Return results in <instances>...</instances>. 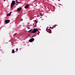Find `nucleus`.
Listing matches in <instances>:
<instances>
[{
	"mask_svg": "<svg viewBox=\"0 0 75 75\" xmlns=\"http://www.w3.org/2000/svg\"><path fill=\"white\" fill-rule=\"evenodd\" d=\"M31 31H32V30H29V32H31Z\"/></svg>",
	"mask_w": 75,
	"mask_h": 75,
	"instance_id": "4468645a",
	"label": "nucleus"
},
{
	"mask_svg": "<svg viewBox=\"0 0 75 75\" xmlns=\"http://www.w3.org/2000/svg\"><path fill=\"white\" fill-rule=\"evenodd\" d=\"M18 3H21V2H18Z\"/></svg>",
	"mask_w": 75,
	"mask_h": 75,
	"instance_id": "f3484780",
	"label": "nucleus"
},
{
	"mask_svg": "<svg viewBox=\"0 0 75 75\" xmlns=\"http://www.w3.org/2000/svg\"><path fill=\"white\" fill-rule=\"evenodd\" d=\"M22 9V8H19L18 9L17 11H21V10Z\"/></svg>",
	"mask_w": 75,
	"mask_h": 75,
	"instance_id": "0eeeda50",
	"label": "nucleus"
},
{
	"mask_svg": "<svg viewBox=\"0 0 75 75\" xmlns=\"http://www.w3.org/2000/svg\"><path fill=\"white\" fill-rule=\"evenodd\" d=\"M11 12L9 13V14H8L7 15V16H10L11 15V13L12 12Z\"/></svg>",
	"mask_w": 75,
	"mask_h": 75,
	"instance_id": "6e6552de",
	"label": "nucleus"
},
{
	"mask_svg": "<svg viewBox=\"0 0 75 75\" xmlns=\"http://www.w3.org/2000/svg\"><path fill=\"white\" fill-rule=\"evenodd\" d=\"M34 36H32V38H33V37H34Z\"/></svg>",
	"mask_w": 75,
	"mask_h": 75,
	"instance_id": "dca6fc26",
	"label": "nucleus"
},
{
	"mask_svg": "<svg viewBox=\"0 0 75 75\" xmlns=\"http://www.w3.org/2000/svg\"><path fill=\"white\" fill-rule=\"evenodd\" d=\"M4 1H6V0H4Z\"/></svg>",
	"mask_w": 75,
	"mask_h": 75,
	"instance_id": "412c9836",
	"label": "nucleus"
},
{
	"mask_svg": "<svg viewBox=\"0 0 75 75\" xmlns=\"http://www.w3.org/2000/svg\"><path fill=\"white\" fill-rule=\"evenodd\" d=\"M38 4H39V3H38Z\"/></svg>",
	"mask_w": 75,
	"mask_h": 75,
	"instance_id": "b1692460",
	"label": "nucleus"
},
{
	"mask_svg": "<svg viewBox=\"0 0 75 75\" xmlns=\"http://www.w3.org/2000/svg\"><path fill=\"white\" fill-rule=\"evenodd\" d=\"M34 41V38H32L29 40V42H33Z\"/></svg>",
	"mask_w": 75,
	"mask_h": 75,
	"instance_id": "20e7f679",
	"label": "nucleus"
},
{
	"mask_svg": "<svg viewBox=\"0 0 75 75\" xmlns=\"http://www.w3.org/2000/svg\"><path fill=\"white\" fill-rule=\"evenodd\" d=\"M39 14H40V15H41V16H42V14H41V13H39Z\"/></svg>",
	"mask_w": 75,
	"mask_h": 75,
	"instance_id": "f8f14e48",
	"label": "nucleus"
},
{
	"mask_svg": "<svg viewBox=\"0 0 75 75\" xmlns=\"http://www.w3.org/2000/svg\"><path fill=\"white\" fill-rule=\"evenodd\" d=\"M27 28H28V29H30V27H29V26H27Z\"/></svg>",
	"mask_w": 75,
	"mask_h": 75,
	"instance_id": "9d476101",
	"label": "nucleus"
},
{
	"mask_svg": "<svg viewBox=\"0 0 75 75\" xmlns=\"http://www.w3.org/2000/svg\"><path fill=\"white\" fill-rule=\"evenodd\" d=\"M16 3H18V2L17 1V0H16Z\"/></svg>",
	"mask_w": 75,
	"mask_h": 75,
	"instance_id": "ddd939ff",
	"label": "nucleus"
},
{
	"mask_svg": "<svg viewBox=\"0 0 75 75\" xmlns=\"http://www.w3.org/2000/svg\"><path fill=\"white\" fill-rule=\"evenodd\" d=\"M38 31V29L37 28L36 29H34L32 31V33H35L36 32H37Z\"/></svg>",
	"mask_w": 75,
	"mask_h": 75,
	"instance_id": "f03ea898",
	"label": "nucleus"
},
{
	"mask_svg": "<svg viewBox=\"0 0 75 75\" xmlns=\"http://www.w3.org/2000/svg\"><path fill=\"white\" fill-rule=\"evenodd\" d=\"M17 5H18V4H17Z\"/></svg>",
	"mask_w": 75,
	"mask_h": 75,
	"instance_id": "4be33fe9",
	"label": "nucleus"
},
{
	"mask_svg": "<svg viewBox=\"0 0 75 75\" xmlns=\"http://www.w3.org/2000/svg\"><path fill=\"white\" fill-rule=\"evenodd\" d=\"M23 19H22L21 20V21H23Z\"/></svg>",
	"mask_w": 75,
	"mask_h": 75,
	"instance_id": "aec40b11",
	"label": "nucleus"
},
{
	"mask_svg": "<svg viewBox=\"0 0 75 75\" xmlns=\"http://www.w3.org/2000/svg\"><path fill=\"white\" fill-rule=\"evenodd\" d=\"M30 34L28 35V36H30Z\"/></svg>",
	"mask_w": 75,
	"mask_h": 75,
	"instance_id": "a211bd4d",
	"label": "nucleus"
},
{
	"mask_svg": "<svg viewBox=\"0 0 75 75\" xmlns=\"http://www.w3.org/2000/svg\"><path fill=\"white\" fill-rule=\"evenodd\" d=\"M15 4H16V3H15V1H12V3H11V8H12L14 5H15Z\"/></svg>",
	"mask_w": 75,
	"mask_h": 75,
	"instance_id": "f257e3e1",
	"label": "nucleus"
},
{
	"mask_svg": "<svg viewBox=\"0 0 75 75\" xmlns=\"http://www.w3.org/2000/svg\"><path fill=\"white\" fill-rule=\"evenodd\" d=\"M35 23H37V20H35Z\"/></svg>",
	"mask_w": 75,
	"mask_h": 75,
	"instance_id": "9b49d317",
	"label": "nucleus"
},
{
	"mask_svg": "<svg viewBox=\"0 0 75 75\" xmlns=\"http://www.w3.org/2000/svg\"><path fill=\"white\" fill-rule=\"evenodd\" d=\"M16 51H18V49H16Z\"/></svg>",
	"mask_w": 75,
	"mask_h": 75,
	"instance_id": "2eb2a0df",
	"label": "nucleus"
},
{
	"mask_svg": "<svg viewBox=\"0 0 75 75\" xmlns=\"http://www.w3.org/2000/svg\"><path fill=\"white\" fill-rule=\"evenodd\" d=\"M12 53H14L15 52V51H14V50H13L12 51Z\"/></svg>",
	"mask_w": 75,
	"mask_h": 75,
	"instance_id": "1a4fd4ad",
	"label": "nucleus"
},
{
	"mask_svg": "<svg viewBox=\"0 0 75 75\" xmlns=\"http://www.w3.org/2000/svg\"><path fill=\"white\" fill-rule=\"evenodd\" d=\"M46 30H47V33H50L51 34L52 33L51 32V30H50V29H47Z\"/></svg>",
	"mask_w": 75,
	"mask_h": 75,
	"instance_id": "7ed1b4c3",
	"label": "nucleus"
},
{
	"mask_svg": "<svg viewBox=\"0 0 75 75\" xmlns=\"http://www.w3.org/2000/svg\"><path fill=\"white\" fill-rule=\"evenodd\" d=\"M29 6V5L28 4L26 5L25 6V8H28Z\"/></svg>",
	"mask_w": 75,
	"mask_h": 75,
	"instance_id": "423d86ee",
	"label": "nucleus"
},
{
	"mask_svg": "<svg viewBox=\"0 0 75 75\" xmlns=\"http://www.w3.org/2000/svg\"><path fill=\"white\" fill-rule=\"evenodd\" d=\"M38 33H40V32L38 31Z\"/></svg>",
	"mask_w": 75,
	"mask_h": 75,
	"instance_id": "6ab92c4d",
	"label": "nucleus"
},
{
	"mask_svg": "<svg viewBox=\"0 0 75 75\" xmlns=\"http://www.w3.org/2000/svg\"><path fill=\"white\" fill-rule=\"evenodd\" d=\"M58 1H59V0H58Z\"/></svg>",
	"mask_w": 75,
	"mask_h": 75,
	"instance_id": "5701e85b",
	"label": "nucleus"
},
{
	"mask_svg": "<svg viewBox=\"0 0 75 75\" xmlns=\"http://www.w3.org/2000/svg\"><path fill=\"white\" fill-rule=\"evenodd\" d=\"M10 21V20H7L5 21V23H9Z\"/></svg>",
	"mask_w": 75,
	"mask_h": 75,
	"instance_id": "39448f33",
	"label": "nucleus"
}]
</instances>
